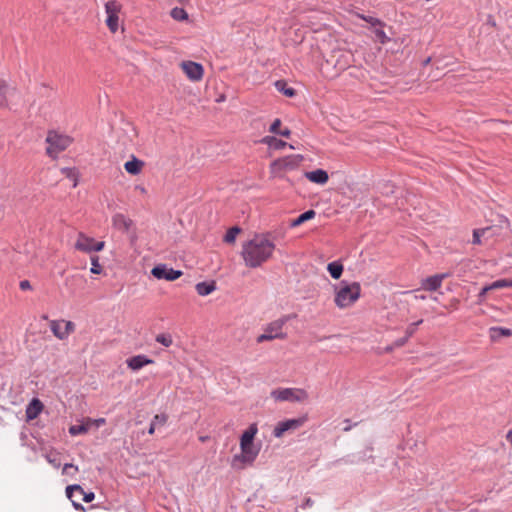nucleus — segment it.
<instances>
[{
	"mask_svg": "<svg viewBox=\"0 0 512 512\" xmlns=\"http://www.w3.org/2000/svg\"><path fill=\"white\" fill-rule=\"evenodd\" d=\"M121 10L122 5L116 0H110L105 4L106 25L112 33H115L119 28V13Z\"/></svg>",
	"mask_w": 512,
	"mask_h": 512,
	"instance_id": "nucleus-11",
	"label": "nucleus"
},
{
	"mask_svg": "<svg viewBox=\"0 0 512 512\" xmlns=\"http://www.w3.org/2000/svg\"><path fill=\"white\" fill-rule=\"evenodd\" d=\"M302 155H288L274 160L270 164V173L273 177H284V174L296 170L303 162Z\"/></svg>",
	"mask_w": 512,
	"mask_h": 512,
	"instance_id": "nucleus-5",
	"label": "nucleus"
},
{
	"mask_svg": "<svg viewBox=\"0 0 512 512\" xmlns=\"http://www.w3.org/2000/svg\"><path fill=\"white\" fill-rule=\"evenodd\" d=\"M305 177L313 183L324 185L328 182V173L323 169H316L314 171L305 172Z\"/></svg>",
	"mask_w": 512,
	"mask_h": 512,
	"instance_id": "nucleus-22",
	"label": "nucleus"
},
{
	"mask_svg": "<svg viewBox=\"0 0 512 512\" xmlns=\"http://www.w3.org/2000/svg\"><path fill=\"white\" fill-rule=\"evenodd\" d=\"M407 341H408V339H404V337H403V338H400L399 340H397V341L395 342V345H396V346H398V347H400V346L405 345Z\"/></svg>",
	"mask_w": 512,
	"mask_h": 512,
	"instance_id": "nucleus-49",
	"label": "nucleus"
},
{
	"mask_svg": "<svg viewBox=\"0 0 512 512\" xmlns=\"http://www.w3.org/2000/svg\"><path fill=\"white\" fill-rule=\"evenodd\" d=\"M276 245L269 234H256L243 242L241 257L248 268H258L274 255Z\"/></svg>",
	"mask_w": 512,
	"mask_h": 512,
	"instance_id": "nucleus-1",
	"label": "nucleus"
},
{
	"mask_svg": "<svg viewBox=\"0 0 512 512\" xmlns=\"http://www.w3.org/2000/svg\"><path fill=\"white\" fill-rule=\"evenodd\" d=\"M72 141V138L68 135L50 131L46 138L48 144L46 152L50 157L56 158L59 153L66 150L71 145Z\"/></svg>",
	"mask_w": 512,
	"mask_h": 512,
	"instance_id": "nucleus-6",
	"label": "nucleus"
},
{
	"mask_svg": "<svg viewBox=\"0 0 512 512\" xmlns=\"http://www.w3.org/2000/svg\"><path fill=\"white\" fill-rule=\"evenodd\" d=\"M306 421V416L280 421L273 429V436L275 438H282L286 432H293L301 428L306 423Z\"/></svg>",
	"mask_w": 512,
	"mask_h": 512,
	"instance_id": "nucleus-12",
	"label": "nucleus"
},
{
	"mask_svg": "<svg viewBox=\"0 0 512 512\" xmlns=\"http://www.w3.org/2000/svg\"><path fill=\"white\" fill-rule=\"evenodd\" d=\"M151 274L157 279L174 281L181 277L182 272L172 268H167L166 265H157L151 270Z\"/></svg>",
	"mask_w": 512,
	"mask_h": 512,
	"instance_id": "nucleus-16",
	"label": "nucleus"
},
{
	"mask_svg": "<svg viewBox=\"0 0 512 512\" xmlns=\"http://www.w3.org/2000/svg\"><path fill=\"white\" fill-rule=\"evenodd\" d=\"M241 233V228L238 226L231 227L226 232L223 241L227 244H234L237 236Z\"/></svg>",
	"mask_w": 512,
	"mask_h": 512,
	"instance_id": "nucleus-29",
	"label": "nucleus"
},
{
	"mask_svg": "<svg viewBox=\"0 0 512 512\" xmlns=\"http://www.w3.org/2000/svg\"><path fill=\"white\" fill-rule=\"evenodd\" d=\"M410 293L414 294V298L416 300H425L426 296L424 294H417V291H411Z\"/></svg>",
	"mask_w": 512,
	"mask_h": 512,
	"instance_id": "nucleus-48",
	"label": "nucleus"
},
{
	"mask_svg": "<svg viewBox=\"0 0 512 512\" xmlns=\"http://www.w3.org/2000/svg\"><path fill=\"white\" fill-rule=\"evenodd\" d=\"M507 440L511 443L512 445V430H510L506 436Z\"/></svg>",
	"mask_w": 512,
	"mask_h": 512,
	"instance_id": "nucleus-52",
	"label": "nucleus"
},
{
	"mask_svg": "<svg viewBox=\"0 0 512 512\" xmlns=\"http://www.w3.org/2000/svg\"><path fill=\"white\" fill-rule=\"evenodd\" d=\"M75 249L84 253L100 252L105 247L104 241H96L94 238L80 232L74 244Z\"/></svg>",
	"mask_w": 512,
	"mask_h": 512,
	"instance_id": "nucleus-9",
	"label": "nucleus"
},
{
	"mask_svg": "<svg viewBox=\"0 0 512 512\" xmlns=\"http://www.w3.org/2000/svg\"><path fill=\"white\" fill-rule=\"evenodd\" d=\"M422 322V320H419L417 322L409 324L406 328L404 339H409L410 337H412L416 332L418 325H420Z\"/></svg>",
	"mask_w": 512,
	"mask_h": 512,
	"instance_id": "nucleus-37",
	"label": "nucleus"
},
{
	"mask_svg": "<svg viewBox=\"0 0 512 512\" xmlns=\"http://www.w3.org/2000/svg\"><path fill=\"white\" fill-rule=\"evenodd\" d=\"M374 34L376 37V40L379 41L381 44L387 43L390 39L382 29V26H376L374 27Z\"/></svg>",
	"mask_w": 512,
	"mask_h": 512,
	"instance_id": "nucleus-35",
	"label": "nucleus"
},
{
	"mask_svg": "<svg viewBox=\"0 0 512 512\" xmlns=\"http://www.w3.org/2000/svg\"><path fill=\"white\" fill-rule=\"evenodd\" d=\"M168 420V416L166 414H156L153 418V422H155V424L157 426H164L166 424Z\"/></svg>",
	"mask_w": 512,
	"mask_h": 512,
	"instance_id": "nucleus-38",
	"label": "nucleus"
},
{
	"mask_svg": "<svg viewBox=\"0 0 512 512\" xmlns=\"http://www.w3.org/2000/svg\"><path fill=\"white\" fill-rule=\"evenodd\" d=\"M75 492H77L80 495H82L83 496V501L86 502V503H89V502L93 501L94 498H95V494L93 492H88V493L84 492L82 487L80 485H77V484L67 486V488H66V496H67V498H69L72 501V504H73V506H74V508L76 510L84 511L85 508L80 503H78V502L73 500V496H74Z\"/></svg>",
	"mask_w": 512,
	"mask_h": 512,
	"instance_id": "nucleus-15",
	"label": "nucleus"
},
{
	"mask_svg": "<svg viewBox=\"0 0 512 512\" xmlns=\"http://www.w3.org/2000/svg\"><path fill=\"white\" fill-rule=\"evenodd\" d=\"M445 278V275L436 274L421 281V288L426 291H436L438 290L442 282Z\"/></svg>",
	"mask_w": 512,
	"mask_h": 512,
	"instance_id": "nucleus-19",
	"label": "nucleus"
},
{
	"mask_svg": "<svg viewBox=\"0 0 512 512\" xmlns=\"http://www.w3.org/2000/svg\"><path fill=\"white\" fill-rule=\"evenodd\" d=\"M270 396L277 402H304L308 399V393L301 388H277L271 391Z\"/></svg>",
	"mask_w": 512,
	"mask_h": 512,
	"instance_id": "nucleus-7",
	"label": "nucleus"
},
{
	"mask_svg": "<svg viewBox=\"0 0 512 512\" xmlns=\"http://www.w3.org/2000/svg\"><path fill=\"white\" fill-rule=\"evenodd\" d=\"M285 325L284 319L275 320L267 324L264 328L263 334L259 335L256 339L257 343L272 341L274 339H285L287 334L283 331Z\"/></svg>",
	"mask_w": 512,
	"mask_h": 512,
	"instance_id": "nucleus-8",
	"label": "nucleus"
},
{
	"mask_svg": "<svg viewBox=\"0 0 512 512\" xmlns=\"http://www.w3.org/2000/svg\"><path fill=\"white\" fill-rule=\"evenodd\" d=\"M491 231L490 227L483 228V229H475L473 231V240L472 243L475 245L481 244V237L487 235Z\"/></svg>",
	"mask_w": 512,
	"mask_h": 512,
	"instance_id": "nucleus-31",
	"label": "nucleus"
},
{
	"mask_svg": "<svg viewBox=\"0 0 512 512\" xmlns=\"http://www.w3.org/2000/svg\"><path fill=\"white\" fill-rule=\"evenodd\" d=\"M282 122L280 119H275L271 124L269 131L273 134H277L281 130Z\"/></svg>",
	"mask_w": 512,
	"mask_h": 512,
	"instance_id": "nucleus-39",
	"label": "nucleus"
},
{
	"mask_svg": "<svg viewBox=\"0 0 512 512\" xmlns=\"http://www.w3.org/2000/svg\"><path fill=\"white\" fill-rule=\"evenodd\" d=\"M19 287H20V289H21V290H23V291L31 290V289H32L31 283H30L28 280H22V281L19 283Z\"/></svg>",
	"mask_w": 512,
	"mask_h": 512,
	"instance_id": "nucleus-43",
	"label": "nucleus"
},
{
	"mask_svg": "<svg viewBox=\"0 0 512 512\" xmlns=\"http://www.w3.org/2000/svg\"><path fill=\"white\" fill-rule=\"evenodd\" d=\"M277 134L288 138L291 134V131L288 128H284V129H281L280 132H278Z\"/></svg>",
	"mask_w": 512,
	"mask_h": 512,
	"instance_id": "nucleus-47",
	"label": "nucleus"
},
{
	"mask_svg": "<svg viewBox=\"0 0 512 512\" xmlns=\"http://www.w3.org/2000/svg\"><path fill=\"white\" fill-rule=\"evenodd\" d=\"M180 67L187 78L193 82L200 81L203 78L204 69L200 63L194 61H183L180 64Z\"/></svg>",
	"mask_w": 512,
	"mask_h": 512,
	"instance_id": "nucleus-14",
	"label": "nucleus"
},
{
	"mask_svg": "<svg viewBox=\"0 0 512 512\" xmlns=\"http://www.w3.org/2000/svg\"><path fill=\"white\" fill-rule=\"evenodd\" d=\"M155 340L157 343H159L165 347H170L173 344L172 336L167 333L158 334L156 336Z\"/></svg>",
	"mask_w": 512,
	"mask_h": 512,
	"instance_id": "nucleus-33",
	"label": "nucleus"
},
{
	"mask_svg": "<svg viewBox=\"0 0 512 512\" xmlns=\"http://www.w3.org/2000/svg\"><path fill=\"white\" fill-rule=\"evenodd\" d=\"M261 143L266 144L268 147L274 150H281L285 148L288 144L280 139H277L274 136H265L261 139Z\"/></svg>",
	"mask_w": 512,
	"mask_h": 512,
	"instance_id": "nucleus-25",
	"label": "nucleus"
},
{
	"mask_svg": "<svg viewBox=\"0 0 512 512\" xmlns=\"http://www.w3.org/2000/svg\"><path fill=\"white\" fill-rule=\"evenodd\" d=\"M88 423H90L91 427L95 426L96 428H99L106 423V420L104 418H98V419L88 418Z\"/></svg>",
	"mask_w": 512,
	"mask_h": 512,
	"instance_id": "nucleus-40",
	"label": "nucleus"
},
{
	"mask_svg": "<svg viewBox=\"0 0 512 512\" xmlns=\"http://www.w3.org/2000/svg\"><path fill=\"white\" fill-rule=\"evenodd\" d=\"M199 439H200V441L205 442L208 439V437L207 436H202Z\"/></svg>",
	"mask_w": 512,
	"mask_h": 512,
	"instance_id": "nucleus-53",
	"label": "nucleus"
},
{
	"mask_svg": "<svg viewBox=\"0 0 512 512\" xmlns=\"http://www.w3.org/2000/svg\"><path fill=\"white\" fill-rule=\"evenodd\" d=\"M145 167V162L138 159L135 156H131V159L124 163V169L128 174L138 175Z\"/></svg>",
	"mask_w": 512,
	"mask_h": 512,
	"instance_id": "nucleus-20",
	"label": "nucleus"
},
{
	"mask_svg": "<svg viewBox=\"0 0 512 512\" xmlns=\"http://www.w3.org/2000/svg\"><path fill=\"white\" fill-rule=\"evenodd\" d=\"M460 301L457 298H453L450 300V307L454 310H457L459 307Z\"/></svg>",
	"mask_w": 512,
	"mask_h": 512,
	"instance_id": "nucleus-46",
	"label": "nucleus"
},
{
	"mask_svg": "<svg viewBox=\"0 0 512 512\" xmlns=\"http://www.w3.org/2000/svg\"><path fill=\"white\" fill-rule=\"evenodd\" d=\"M154 360L148 358L145 355H135L126 360L127 367L132 371H138L144 366L153 364Z\"/></svg>",
	"mask_w": 512,
	"mask_h": 512,
	"instance_id": "nucleus-18",
	"label": "nucleus"
},
{
	"mask_svg": "<svg viewBox=\"0 0 512 512\" xmlns=\"http://www.w3.org/2000/svg\"><path fill=\"white\" fill-rule=\"evenodd\" d=\"M493 290L512 287L511 279H499L491 283Z\"/></svg>",
	"mask_w": 512,
	"mask_h": 512,
	"instance_id": "nucleus-36",
	"label": "nucleus"
},
{
	"mask_svg": "<svg viewBox=\"0 0 512 512\" xmlns=\"http://www.w3.org/2000/svg\"><path fill=\"white\" fill-rule=\"evenodd\" d=\"M156 427H157V425L155 424V422H153V421H152V422H151V424H150V427H149L148 433H149L150 435L154 434Z\"/></svg>",
	"mask_w": 512,
	"mask_h": 512,
	"instance_id": "nucleus-50",
	"label": "nucleus"
},
{
	"mask_svg": "<svg viewBox=\"0 0 512 512\" xmlns=\"http://www.w3.org/2000/svg\"><path fill=\"white\" fill-rule=\"evenodd\" d=\"M327 270L332 278L339 279L343 273V265L338 261H334L327 265Z\"/></svg>",
	"mask_w": 512,
	"mask_h": 512,
	"instance_id": "nucleus-28",
	"label": "nucleus"
},
{
	"mask_svg": "<svg viewBox=\"0 0 512 512\" xmlns=\"http://www.w3.org/2000/svg\"><path fill=\"white\" fill-rule=\"evenodd\" d=\"M171 17L177 21H183L188 18V14L183 8L175 7L171 10Z\"/></svg>",
	"mask_w": 512,
	"mask_h": 512,
	"instance_id": "nucleus-34",
	"label": "nucleus"
},
{
	"mask_svg": "<svg viewBox=\"0 0 512 512\" xmlns=\"http://www.w3.org/2000/svg\"><path fill=\"white\" fill-rule=\"evenodd\" d=\"M316 215V212L314 210H308L304 213H302L301 215H299L297 218L293 219L290 223V227L294 228V227H298L300 225H302L303 223H305L306 221L308 220H311L315 217Z\"/></svg>",
	"mask_w": 512,
	"mask_h": 512,
	"instance_id": "nucleus-26",
	"label": "nucleus"
},
{
	"mask_svg": "<svg viewBox=\"0 0 512 512\" xmlns=\"http://www.w3.org/2000/svg\"><path fill=\"white\" fill-rule=\"evenodd\" d=\"M195 289L200 296H207L216 290V283L214 281L199 282Z\"/></svg>",
	"mask_w": 512,
	"mask_h": 512,
	"instance_id": "nucleus-24",
	"label": "nucleus"
},
{
	"mask_svg": "<svg viewBox=\"0 0 512 512\" xmlns=\"http://www.w3.org/2000/svg\"><path fill=\"white\" fill-rule=\"evenodd\" d=\"M19 91L9 85L6 81L0 79V107H10L20 102Z\"/></svg>",
	"mask_w": 512,
	"mask_h": 512,
	"instance_id": "nucleus-10",
	"label": "nucleus"
},
{
	"mask_svg": "<svg viewBox=\"0 0 512 512\" xmlns=\"http://www.w3.org/2000/svg\"><path fill=\"white\" fill-rule=\"evenodd\" d=\"M62 173H64L65 175L67 176H70V174L72 173V169H69V168H63L62 169Z\"/></svg>",
	"mask_w": 512,
	"mask_h": 512,
	"instance_id": "nucleus-51",
	"label": "nucleus"
},
{
	"mask_svg": "<svg viewBox=\"0 0 512 512\" xmlns=\"http://www.w3.org/2000/svg\"><path fill=\"white\" fill-rule=\"evenodd\" d=\"M363 20L370 23L373 27L382 26V22L379 19L373 17L360 16Z\"/></svg>",
	"mask_w": 512,
	"mask_h": 512,
	"instance_id": "nucleus-41",
	"label": "nucleus"
},
{
	"mask_svg": "<svg viewBox=\"0 0 512 512\" xmlns=\"http://www.w3.org/2000/svg\"><path fill=\"white\" fill-rule=\"evenodd\" d=\"M489 336L491 341L496 342L501 337H511L512 330L504 327H491L489 328Z\"/></svg>",
	"mask_w": 512,
	"mask_h": 512,
	"instance_id": "nucleus-23",
	"label": "nucleus"
},
{
	"mask_svg": "<svg viewBox=\"0 0 512 512\" xmlns=\"http://www.w3.org/2000/svg\"><path fill=\"white\" fill-rule=\"evenodd\" d=\"M258 433L257 424H251L240 437V454L232 458V466L237 469H243L246 466L253 465L260 452V447L254 444V439Z\"/></svg>",
	"mask_w": 512,
	"mask_h": 512,
	"instance_id": "nucleus-2",
	"label": "nucleus"
},
{
	"mask_svg": "<svg viewBox=\"0 0 512 512\" xmlns=\"http://www.w3.org/2000/svg\"><path fill=\"white\" fill-rule=\"evenodd\" d=\"M44 406L42 402L38 398H33L26 408V418L27 420L36 419L39 414L42 412Z\"/></svg>",
	"mask_w": 512,
	"mask_h": 512,
	"instance_id": "nucleus-21",
	"label": "nucleus"
},
{
	"mask_svg": "<svg viewBox=\"0 0 512 512\" xmlns=\"http://www.w3.org/2000/svg\"><path fill=\"white\" fill-rule=\"evenodd\" d=\"M361 296V285L358 282L341 281L334 286V303L339 309L352 307Z\"/></svg>",
	"mask_w": 512,
	"mask_h": 512,
	"instance_id": "nucleus-3",
	"label": "nucleus"
},
{
	"mask_svg": "<svg viewBox=\"0 0 512 512\" xmlns=\"http://www.w3.org/2000/svg\"><path fill=\"white\" fill-rule=\"evenodd\" d=\"M491 290H493V288L491 287V284L486 285L485 287H483V288H482V290H481V291H480V293H479V298H480V300H483V299L485 298L486 294H487L489 291H491Z\"/></svg>",
	"mask_w": 512,
	"mask_h": 512,
	"instance_id": "nucleus-42",
	"label": "nucleus"
},
{
	"mask_svg": "<svg viewBox=\"0 0 512 512\" xmlns=\"http://www.w3.org/2000/svg\"><path fill=\"white\" fill-rule=\"evenodd\" d=\"M70 469H74V471H76V472L78 471V467L77 466H75V465H73L71 463H67L63 467V471H62L63 474H68Z\"/></svg>",
	"mask_w": 512,
	"mask_h": 512,
	"instance_id": "nucleus-44",
	"label": "nucleus"
},
{
	"mask_svg": "<svg viewBox=\"0 0 512 512\" xmlns=\"http://www.w3.org/2000/svg\"><path fill=\"white\" fill-rule=\"evenodd\" d=\"M276 89L283 93L287 97H293L295 96L296 92L292 87H288L287 83L283 80H279L275 82Z\"/></svg>",
	"mask_w": 512,
	"mask_h": 512,
	"instance_id": "nucleus-30",
	"label": "nucleus"
},
{
	"mask_svg": "<svg viewBox=\"0 0 512 512\" xmlns=\"http://www.w3.org/2000/svg\"><path fill=\"white\" fill-rule=\"evenodd\" d=\"M49 327L53 335L59 340H66L75 331V324L68 320H51Z\"/></svg>",
	"mask_w": 512,
	"mask_h": 512,
	"instance_id": "nucleus-13",
	"label": "nucleus"
},
{
	"mask_svg": "<svg viewBox=\"0 0 512 512\" xmlns=\"http://www.w3.org/2000/svg\"><path fill=\"white\" fill-rule=\"evenodd\" d=\"M91 428L90 423H88V418H85L81 425H72L69 428V433L72 436H77L80 434H86Z\"/></svg>",
	"mask_w": 512,
	"mask_h": 512,
	"instance_id": "nucleus-27",
	"label": "nucleus"
},
{
	"mask_svg": "<svg viewBox=\"0 0 512 512\" xmlns=\"http://www.w3.org/2000/svg\"><path fill=\"white\" fill-rule=\"evenodd\" d=\"M90 261H91V269H90L91 273H93V274H101L102 271H103V267H102V265L99 262V256L92 255L90 257Z\"/></svg>",
	"mask_w": 512,
	"mask_h": 512,
	"instance_id": "nucleus-32",
	"label": "nucleus"
},
{
	"mask_svg": "<svg viewBox=\"0 0 512 512\" xmlns=\"http://www.w3.org/2000/svg\"><path fill=\"white\" fill-rule=\"evenodd\" d=\"M112 225L117 230L128 233L134 226V222L122 213H116L112 216Z\"/></svg>",
	"mask_w": 512,
	"mask_h": 512,
	"instance_id": "nucleus-17",
	"label": "nucleus"
},
{
	"mask_svg": "<svg viewBox=\"0 0 512 512\" xmlns=\"http://www.w3.org/2000/svg\"><path fill=\"white\" fill-rule=\"evenodd\" d=\"M46 459L49 463H51L54 467L58 468L60 463L55 459L53 458L51 455H47L46 456Z\"/></svg>",
	"mask_w": 512,
	"mask_h": 512,
	"instance_id": "nucleus-45",
	"label": "nucleus"
},
{
	"mask_svg": "<svg viewBox=\"0 0 512 512\" xmlns=\"http://www.w3.org/2000/svg\"><path fill=\"white\" fill-rule=\"evenodd\" d=\"M354 61L353 53L344 48H336L331 51L326 58V64L331 65L334 69L332 76H338L341 72L348 69Z\"/></svg>",
	"mask_w": 512,
	"mask_h": 512,
	"instance_id": "nucleus-4",
	"label": "nucleus"
}]
</instances>
